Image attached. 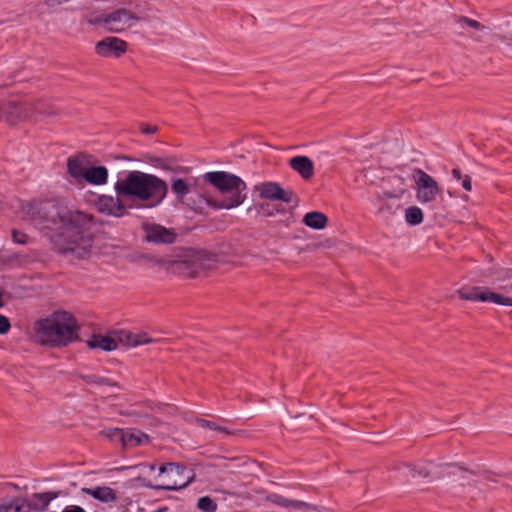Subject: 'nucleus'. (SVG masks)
I'll return each instance as SVG.
<instances>
[{
	"mask_svg": "<svg viewBox=\"0 0 512 512\" xmlns=\"http://www.w3.org/2000/svg\"><path fill=\"white\" fill-rule=\"evenodd\" d=\"M114 189L116 197L102 196L98 201L101 212L115 217H121L127 210L123 200L139 203L141 207L155 208L166 198L168 185L165 180L155 174L138 170L128 172L119 179Z\"/></svg>",
	"mask_w": 512,
	"mask_h": 512,
	"instance_id": "1",
	"label": "nucleus"
},
{
	"mask_svg": "<svg viewBox=\"0 0 512 512\" xmlns=\"http://www.w3.org/2000/svg\"><path fill=\"white\" fill-rule=\"evenodd\" d=\"M91 221V216L80 211L57 209L49 228L54 248L63 254L85 258L92 248Z\"/></svg>",
	"mask_w": 512,
	"mask_h": 512,
	"instance_id": "2",
	"label": "nucleus"
},
{
	"mask_svg": "<svg viewBox=\"0 0 512 512\" xmlns=\"http://www.w3.org/2000/svg\"><path fill=\"white\" fill-rule=\"evenodd\" d=\"M79 329L70 312L57 310L33 323L31 339L40 346L62 348L78 340Z\"/></svg>",
	"mask_w": 512,
	"mask_h": 512,
	"instance_id": "3",
	"label": "nucleus"
},
{
	"mask_svg": "<svg viewBox=\"0 0 512 512\" xmlns=\"http://www.w3.org/2000/svg\"><path fill=\"white\" fill-rule=\"evenodd\" d=\"M203 178L224 196L221 201L209 196L199 197L211 208L229 210L238 207L245 201L246 195L243 192L246 189V184L240 177L225 171H215L205 173Z\"/></svg>",
	"mask_w": 512,
	"mask_h": 512,
	"instance_id": "4",
	"label": "nucleus"
},
{
	"mask_svg": "<svg viewBox=\"0 0 512 512\" xmlns=\"http://www.w3.org/2000/svg\"><path fill=\"white\" fill-rule=\"evenodd\" d=\"M52 115H55V112L41 99L5 103V122L9 125H17L24 121L36 122L40 117Z\"/></svg>",
	"mask_w": 512,
	"mask_h": 512,
	"instance_id": "5",
	"label": "nucleus"
},
{
	"mask_svg": "<svg viewBox=\"0 0 512 512\" xmlns=\"http://www.w3.org/2000/svg\"><path fill=\"white\" fill-rule=\"evenodd\" d=\"M159 475L165 476L162 484L154 485L151 482L146 481L140 475L136 477V480L140 482L142 486L147 488L175 491L185 488L189 483L192 482L194 477L192 473L187 472L184 466L174 462L166 463L160 466Z\"/></svg>",
	"mask_w": 512,
	"mask_h": 512,
	"instance_id": "6",
	"label": "nucleus"
},
{
	"mask_svg": "<svg viewBox=\"0 0 512 512\" xmlns=\"http://www.w3.org/2000/svg\"><path fill=\"white\" fill-rule=\"evenodd\" d=\"M142 19L141 16L133 11L121 7L105 14L102 18V23L109 32L120 34L132 28Z\"/></svg>",
	"mask_w": 512,
	"mask_h": 512,
	"instance_id": "7",
	"label": "nucleus"
},
{
	"mask_svg": "<svg viewBox=\"0 0 512 512\" xmlns=\"http://www.w3.org/2000/svg\"><path fill=\"white\" fill-rule=\"evenodd\" d=\"M412 178L415 182L417 200L422 204L434 202L440 193L437 181L419 168L413 170Z\"/></svg>",
	"mask_w": 512,
	"mask_h": 512,
	"instance_id": "8",
	"label": "nucleus"
},
{
	"mask_svg": "<svg viewBox=\"0 0 512 512\" xmlns=\"http://www.w3.org/2000/svg\"><path fill=\"white\" fill-rule=\"evenodd\" d=\"M50 207L54 208L47 202L30 201L22 206V212L26 220L49 229L51 217L55 216V214H51Z\"/></svg>",
	"mask_w": 512,
	"mask_h": 512,
	"instance_id": "9",
	"label": "nucleus"
},
{
	"mask_svg": "<svg viewBox=\"0 0 512 512\" xmlns=\"http://www.w3.org/2000/svg\"><path fill=\"white\" fill-rule=\"evenodd\" d=\"M128 50V43L115 36H107L95 44V53L103 58H120Z\"/></svg>",
	"mask_w": 512,
	"mask_h": 512,
	"instance_id": "10",
	"label": "nucleus"
},
{
	"mask_svg": "<svg viewBox=\"0 0 512 512\" xmlns=\"http://www.w3.org/2000/svg\"><path fill=\"white\" fill-rule=\"evenodd\" d=\"M255 190L259 193L260 198L271 201L290 203L294 196L292 191L282 189L276 182L260 183L255 186Z\"/></svg>",
	"mask_w": 512,
	"mask_h": 512,
	"instance_id": "11",
	"label": "nucleus"
},
{
	"mask_svg": "<svg viewBox=\"0 0 512 512\" xmlns=\"http://www.w3.org/2000/svg\"><path fill=\"white\" fill-rule=\"evenodd\" d=\"M145 239L148 242L157 244H171L176 239V233L172 229L155 223H145L143 225Z\"/></svg>",
	"mask_w": 512,
	"mask_h": 512,
	"instance_id": "12",
	"label": "nucleus"
},
{
	"mask_svg": "<svg viewBox=\"0 0 512 512\" xmlns=\"http://www.w3.org/2000/svg\"><path fill=\"white\" fill-rule=\"evenodd\" d=\"M93 163L92 156L85 153H79L67 159V171L76 181L84 179L85 173Z\"/></svg>",
	"mask_w": 512,
	"mask_h": 512,
	"instance_id": "13",
	"label": "nucleus"
},
{
	"mask_svg": "<svg viewBox=\"0 0 512 512\" xmlns=\"http://www.w3.org/2000/svg\"><path fill=\"white\" fill-rule=\"evenodd\" d=\"M81 492L105 504L115 503L118 500L116 492L108 486L83 487Z\"/></svg>",
	"mask_w": 512,
	"mask_h": 512,
	"instance_id": "14",
	"label": "nucleus"
},
{
	"mask_svg": "<svg viewBox=\"0 0 512 512\" xmlns=\"http://www.w3.org/2000/svg\"><path fill=\"white\" fill-rule=\"evenodd\" d=\"M87 346L90 349H101L105 352H110L117 349L113 332L108 335L93 334L87 340Z\"/></svg>",
	"mask_w": 512,
	"mask_h": 512,
	"instance_id": "15",
	"label": "nucleus"
},
{
	"mask_svg": "<svg viewBox=\"0 0 512 512\" xmlns=\"http://www.w3.org/2000/svg\"><path fill=\"white\" fill-rule=\"evenodd\" d=\"M289 165L304 179H310L314 174V164L307 156H295L290 159Z\"/></svg>",
	"mask_w": 512,
	"mask_h": 512,
	"instance_id": "16",
	"label": "nucleus"
},
{
	"mask_svg": "<svg viewBox=\"0 0 512 512\" xmlns=\"http://www.w3.org/2000/svg\"><path fill=\"white\" fill-rule=\"evenodd\" d=\"M150 438L147 434L135 430V429H129V430H123V437L121 444L123 447L127 446H138L143 443H149Z\"/></svg>",
	"mask_w": 512,
	"mask_h": 512,
	"instance_id": "17",
	"label": "nucleus"
},
{
	"mask_svg": "<svg viewBox=\"0 0 512 512\" xmlns=\"http://www.w3.org/2000/svg\"><path fill=\"white\" fill-rule=\"evenodd\" d=\"M303 223L312 229L322 230L326 228L328 224L327 216L319 211H311L304 215Z\"/></svg>",
	"mask_w": 512,
	"mask_h": 512,
	"instance_id": "18",
	"label": "nucleus"
},
{
	"mask_svg": "<svg viewBox=\"0 0 512 512\" xmlns=\"http://www.w3.org/2000/svg\"><path fill=\"white\" fill-rule=\"evenodd\" d=\"M108 179V170L104 166H89L83 180L94 185L106 184Z\"/></svg>",
	"mask_w": 512,
	"mask_h": 512,
	"instance_id": "19",
	"label": "nucleus"
},
{
	"mask_svg": "<svg viewBox=\"0 0 512 512\" xmlns=\"http://www.w3.org/2000/svg\"><path fill=\"white\" fill-rule=\"evenodd\" d=\"M58 496V493L46 492L32 495L29 508L34 510H45L49 503Z\"/></svg>",
	"mask_w": 512,
	"mask_h": 512,
	"instance_id": "20",
	"label": "nucleus"
},
{
	"mask_svg": "<svg viewBox=\"0 0 512 512\" xmlns=\"http://www.w3.org/2000/svg\"><path fill=\"white\" fill-rule=\"evenodd\" d=\"M25 502L24 499L18 497L1 499L0 512H30L29 510H24Z\"/></svg>",
	"mask_w": 512,
	"mask_h": 512,
	"instance_id": "21",
	"label": "nucleus"
},
{
	"mask_svg": "<svg viewBox=\"0 0 512 512\" xmlns=\"http://www.w3.org/2000/svg\"><path fill=\"white\" fill-rule=\"evenodd\" d=\"M80 377L83 381L90 385L108 387L112 389H121V386L117 382H114L109 378L101 377L96 374L81 375Z\"/></svg>",
	"mask_w": 512,
	"mask_h": 512,
	"instance_id": "22",
	"label": "nucleus"
},
{
	"mask_svg": "<svg viewBox=\"0 0 512 512\" xmlns=\"http://www.w3.org/2000/svg\"><path fill=\"white\" fill-rule=\"evenodd\" d=\"M457 294L461 300L484 302L485 288L483 289L477 286L470 289L461 288L457 291Z\"/></svg>",
	"mask_w": 512,
	"mask_h": 512,
	"instance_id": "23",
	"label": "nucleus"
},
{
	"mask_svg": "<svg viewBox=\"0 0 512 512\" xmlns=\"http://www.w3.org/2000/svg\"><path fill=\"white\" fill-rule=\"evenodd\" d=\"M116 345H122L127 348H134L135 332L128 330L113 331Z\"/></svg>",
	"mask_w": 512,
	"mask_h": 512,
	"instance_id": "24",
	"label": "nucleus"
},
{
	"mask_svg": "<svg viewBox=\"0 0 512 512\" xmlns=\"http://www.w3.org/2000/svg\"><path fill=\"white\" fill-rule=\"evenodd\" d=\"M171 190L178 200L183 201L184 197L190 192V187L184 179L177 178L172 180Z\"/></svg>",
	"mask_w": 512,
	"mask_h": 512,
	"instance_id": "25",
	"label": "nucleus"
},
{
	"mask_svg": "<svg viewBox=\"0 0 512 512\" xmlns=\"http://www.w3.org/2000/svg\"><path fill=\"white\" fill-rule=\"evenodd\" d=\"M484 302H493L495 304L504 306L512 305V299L510 297L504 296L500 293L493 292L488 288H485Z\"/></svg>",
	"mask_w": 512,
	"mask_h": 512,
	"instance_id": "26",
	"label": "nucleus"
},
{
	"mask_svg": "<svg viewBox=\"0 0 512 512\" xmlns=\"http://www.w3.org/2000/svg\"><path fill=\"white\" fill-rule=\"evenodd\" d=\"M405 220L410 225H418L423 221V212L417 206H410L405 211Z\"/></svg>",
	"mask_w": 512,
	"mask_h": 512,
	"instance_id": "27",
	"label": "nucleus"
},
{
	"mask_svg": "<svg viewBox=\"0 0 512 512\" xmlns=\"http://www.w3.org/2000/svg\"><path fill=\"white\" fill-rule=\"evenodd\" d=\"M407 192L404 187L397 188L394 191L383 190L378 193L377 199L379 201H390L391 199H400Z\"/></svg>",
	"mask_w": 512,
	"mask_h": 512,
	"instance_id": "28",
	"label": "nucleus"
},
{
	"mask_svg": "<svg viewBox=\"0 0 512 512\" xmlns=\"http://www.w3.org/2000/svg\"><path fill=\"white\" fill-rule=\"evenodd\" d=\"M197 424L202 427V428H205V429H210V430H213V431H217V432H220V433H223L225 435H232L234 434V432L228 430L227 428L223 427V426H220L218 424H216L215 422H212V421H209V420H205V419H197L196 420Z\"/></svg>",
	"mask_w": 512,
	"mask_h": 512,
	"instance_id": "29",
	"label": "nucleus"
},
{
	"mask_svg": "<svg viewBox=\"0 0 512 512\" xmlns=\"http://www.w3.org/2000/svg\"><path fill=\"white\" fill-rule=\"evenodd\" d=\"M156 342L147 332L138 330L135 331L134 348L141 345H148Z\"/></svg>",
	"mask_w": 512,
	"mask_h": 512,
	"instance_id": "30",
	"label": "nucleus"
},
{
	"mask_svg": "<svg viewBox=\"0 0 512 512\" xmlns=\"http://www.w3.org/2000/svg\"><path fill=\"white\" fill-rule=\"evenodd\" d=\"M123 430L121 428H106L100 432V435L111 440L118 441L121 443L123 437Z\"/></svg>",
	"mask_w": 512,
	"mask_h": 512,
	"instance_id": "31",
	"label": "nucleus"
},
{
	"mask_svg": "<svg viewBox=\"0 0 512 512\" xmlns=\"http://www.w3.org/2000/svg\"><path fill=\"white\" fill-rule=\"evenodd\" d=\"M197 507L204 512H214L217 509V504L208 496L199 498Z\"/></svg>",
	"mask_w": 512,
	"mask_h": 512,
	"instance_id": "32",
	"label": "nucleus"
},
{
	"mask_svg": "<svg viewBox=\"0 0 512 512\" xmlns=\"http://www.w3.org/2000/svg\"><path fill=\"white\" fill-rule=\"evenodd\" d=\"M458 23L462 24V25H466L474 30H484L485 29V26L482 25L480 22H478L474 19H471L469 17H466V16H460L458 18Z\"/></svg>",
	"mask_w": 512,
	"mask_h": 512,
	"instance_id": "33",
	"label": "nucleus"
},
{
	"mask_svg": "<svg viewBox=\"0 0 512 512\" xmlns=\"http://www.w3.org/2000/svg\"><path fill=\"white\" fill-rule=\"evenodd\" d=\"M12 240L13 242L20 244V245H26L29 242V236L17 229H13L12 232Z\"/></svg>",
	"mask_w": 512,
	"mask_h": 512,
	"instance_id": "34",
	"label": "nucleus"
},
{
	"mask_svg": "<svg viewBox=\"0 0 512 512\" xmlns=\"http://www.w3.org/2000/svg\"><path fill=\"white\" fill-rule=\"evenodd\" d=\"M267 499L279 506H283V507H286V508H289L290 507V499H287L283 496H280L278 494H271L267 497Z\"/></svg>",
	"mask_w": 512,
	"mask_h": 512,
	"instance_id": "35",
	"label": "nucleus"
},
{
	"mask_svg": "<svg viewBox=\"0 0 512 512\" xmlns=\"http://www.w3.org/2000/svg\"><path fill=\"white\" fill-rule=\"evenodd\" d=\"M414 475L417 474L420 477L427 478L430 476V470L424 465H415L411 469Z\"/></svg>",
	"mask_w": 512,
	"mask_h": 512,
	"instance_id": "36",
	"label": "nucleus"
},
{
	"mask_svg": "<svg viewBox=\"0 0 512 512\" xmlns=\"http://www.w3.org/2000/svg\"><path fill=\"white\" fill-rule=\"evenodd\" d=\"M289 508H292L294 510L301 511V512H306L310 508V505L305 502H302V501L291 500Z\"/></svg>",
	"mask_w": 512,
	"mask_h": 512,
	"instance_id": "37",
	"label": "nucleus"
},
{
	"mask_svg": "<svg viewBox=\"0 0 512 512\" xmlns=\"http://www.w3.org/2000/svg\"><path fill=\"white\" fill-rule=\"evenodd\" d=\"M382 205L378 209L379 214H389L392 215L395 213V210L393 209L392 204L390 201H380Z\"/></svg>",
	"mask_w": 512,
	"mask_h": 512,
	"instance_id": "38",
	"label": "nucleus"
},
{
	"mask_svg": "<svg viewBox=\"0 0 512 512\" xmlns=\"http://www.w3.org/2000/svg\"><path fill=\"white\" fill-rule=\"evenodd\" d=\"M11 328L9 319L0 314V334H6Z\"/></svg>",
	"mask_w": 512,
	"mask_h": 512,
	"instance_id": "39",
	"label": "nucleus"
},
{
	"mask_svg": "<svg viewBox=\"0 0 512 512\" xmlns=\"http://www.w3.org/2000/svg\"><path fill=\"white\" fill-rule=\"evenodd\" d=\"M169 265L175 267V269L178 271H184L188 268V264L182 261H171L169 262Z\"/></svg>",
	"mask_w": 512,
	"mask_h": 512,
	"instance_id": "40",
	"label": "nucleus"
},
{
	"mask_svg": "<svg viewBox=\"0 0 512 512\" xmlns=\"http://www.w3.org/2000/svg\"><path fill=\"white\" fill-rule=\"evenodd\" d=\"M462 186L466 191L472 190L471 177L469 175H465L462 179Z\"/></svg>",
	"mask_w": 512,
	"mask_h": 512,
	"instance_id": "41",
	"label": "nucleus"
},
{
	"mask_svg": "<svg viewBox=\"0 0 512 512\" xmlns=\"http://www.w3.org/2000/svg\"><path fill=\"white\" fill-rule=\"evenodd\" d=\"M62 512H86V511L80 506L72 505V506L66 507Z\"/></svg>",
	"mask_w": 512,
	"mask_h": 512,
	"instance_id": "42",
	"label": "nucleus"
},
{
	"mask_svg": "<svg viewBox=\"0 0 512 512\" xmlns=\"http://www.w3.org/2000/svg\"><path fill=\"white\" fill-rule=\"evenodd\" d=\"M454 468V471H452L451 473L454 474V475H458V476H461L462 478H466V474H467V471L464 470L463 468L461 467H453Z\"/></svg>",
	"mask_w": 512,
	"mask_h": 512,
	"instance_id": "43",
	"label": "nucleus"
},
{
	"mask_svg": "<svg viewBox=\"0 0 512 512\" xmlns=\"http://www.w3.org/2000/svg\"><path fill=\"white\" fill-rule=\"evenodd\" d=\"M157 130V126H145L142 128V132L146 134H154Z\"/></svg>",
	"mask_w": 512,
	"mask_h": 512,
	"instance_id": "44",
	"label": "nucleus"
},
{
	"mask_svg": "<svg viewBox=\"0 0 512 512\" xmlns=\"http://www.w3.org/2000/svg\"><path fill=\"white\" fill-rule=\"evenodd\" d=\"M451 173H452V176L454 179H456V180L463 179L461 171L458 168H454Z\"/></svg>",
	"mask_w": 512,
	"mask_h": 512,
	"instance_id": "45",
	"label": "nucleus"
},
{
	"mask_svg": "<svg viewBox=\"0 0 512 512\" xmlns=\"http://www.w3.org/2000/svg\"><path fill=\"white\" fill-rule=\"evenodd\" d=\"M0 121L5 122V103L2 104L1 102H0Z\"/></svg>",
	"mask_w": 512,
	"mask_h": 512,
	"instance_id": "46",
	"label": "nucleus"
},
{
	"mask_svg": "<svg viewBox=\"0 0 512 512\" xmlns=\"http://www.w3.org/2000/svg\"><path fill=\"white\" fill-rule=\"evenodd\" d=\"M189 206L198 213L202 212V208L197 205L195 201L193 203H189Z\"/></svg>",
	"mask_w": 512,
	"mask_h": 512,
	"instance_id": "47",
	"label": "nucleus"
},
{
	"mask_svg": "<svg viewBox=\"0 0 512 512\" xmlns=\"http://www.w3.org/2000/svg\"><path fill=\"white\" fill-rule=\"evenodd\" d=\"M140 466L144 467V468H148L150 471H154L155 470V465L154 464L140 465Z\"/></svg>",
	"mask_w": 512,
	"mask_h": 512,
	"instance_id": "48",
	"label": "nucleus"
},
{
	"mask_svg": "<svg viewBox=\"0 0 512 512\" xmlns=\"http://www.w3.org/2000/svg\"><path fill=\"white\" fill-rule=\"evenodd\" d=\"M207 258H208V260L216 261V255H214V254H208Z\"/></svg>",
	"mask_w": 512,
	"mask_h": 512,
	"instance_id": "49",
	"label": "nucleus"
},
{
	"mask_svg": "<svg viewBox=\"0 0 512 512\" xmlns=\"http://www.w3.org/2000/svg\"><path fill=\"white\" fill-rule=\"evenodd\" d=\"M123 415H127V416H136L137 413L135 412H122Z\"/></svg>",
	"mask_w": 512,
	"mask_h": 512,
	"instance_id": "50",
	"label": "nucleus"
},
{
	"mask_svg": "<svg viewBox=\"0 0 512 512\" xmlns=\"http://www.w3.org/2000/svg\"><path fill=\"white\" fill-rule=\"evenodd\" d=\"M398 181L400 182L401 185H404V179L403 178L399 177Z\"/></svg>",
	"mask_w": 512,
	"mask_h": 512,
	"instance_id": "51",
	"label": "nucleus"
},
{
	"mask_svg": "<svg viewBox=\"0 0 512 512\" xmlns=\"http://www.w3.org/2000/svg\"><path fill=\"white\" fill-rule=\"evenodd\" d=\"M164 263H165V262H164V261H162V260H158V261H157V264H159V265H163Z\"/></svg>",
	"mask_w": 512,
	"mask_h": 512,
	"instance_id": "52",
	"label": "nucleus"
},
{
	"mask_svg": "<svg viewBox=\"0 0 512 512\" xmlns=\"http://www.w3.org/2000/svg\"><path fill=\"white\" fill-rule=\"evenodd\" d=\"M195 276H196V274H195V273H191V274H190V277H195Z\"/></svg>",
	"mask_w": 512,
	"mask_h": 512,
	"instance_id": "53",
	"label": "nucleus"
}]
</instances>
